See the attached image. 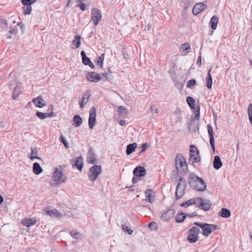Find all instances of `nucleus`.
<instances>
[{"instance_id": "nucleus-1", "label": "nucleus", "mask_w": 252, "mask_h": 252, "mask_svg": "<svg viewBox=\"0 0 252 252\" xmlns=\"http://www.w3.org/2000/svg\"><path fill=\"white\" fill-rule=\"evenodd\" d=\"M188 184L192 189L199 191H204L206 188V185L204 180L196 176L193 172L189 174Z\"/></svg>"}, {"instance_id": "nucleus-2", "label": "nucleus", "mask_w": 252, "mask_h": 252, "mask_svg": "<svg viewBox=\"0 0 252 252\" xmlns=\"http://www.w3.org/2000/svg\"><path fill=\"white\" fill-rule=\"evenodd\" d=\"M176 168L179 173L182 175H185L188 170L186 160L181 154H177L175 158Z\"/></svg>"}, {"instance_id": "nucleus-3", "label": "nucleus", "mask_w": 252, "mask_h": 252, "mask_svg": "<svg viewBox=\"0 0 252 252\" xmlns=\"http://www.w3.org/2000/svg\"><path fill=\"white\" fill-rule=\"evenodd\" d=\"M194 224L201 228L202 230V235L206 237L208 236L213 231L217 230L218 228L217 225L214 224L195 222Z\"/></svg>"}, {"instance_id": "nucleus-4", "label": "nucleus", "mask_w": 252, "mask_h": 252, "mask_svg": "<svg viewBox=\"0 0 252 252\" xmlns=\"http://www.w3.org/2000/svg\"><path fill=\"white\" fill-rule=\"evenodd\" d=\"M200 160L199 152L197 147L195 145H190L189 147V162L192 164L195 162H199Z\"/></svg>"}, {"instance_id": "nucleus-5", "label": "nucleus", "mask_w": 252, "mask_h": 252, "mask_svg": "<svg viewBox=\"0 0 252 252\" xmlns=\"http://www.w3.org/2000/svg\"><path fill=\"white\" fill-rule=\"evenodd\" d=\"M53 180L56 184H61L65 181L66 178L63 173V170L61 166L57 167L52 175Z\"/></svg>"}, {"instance_id": "nucleus-6", "label": "nucleus", "mask_w": 252, "mask_h": 252, "mask_svg": "<svg viewBox=\"0 0 252 252\" xmlns=\"http://www.w3.org/2000/svg\"><path fill=\"white\" fill-rule=\"evenodd\" d=\"M200 232V230L198 226H193L189 229L188 231V242L190 243H195L198 238V235Z\"/></svg>"}, {"instance_id": "nucleus-7", "label": "nucleus", "mask_w": 252, "mask_h": 252, "mask_svg": "<svg viewBox=\"0 0 252 252\" xmlns=\"http://www.w3.org/2000/svg\"><path fill=\"white\" fill-rule=\"evenodd\" d=\"M101 167L99 165H94L91 167L89 169V173H88L89 178L91 181L94 182L95 181L98 176L101 172Z\"/></svg>"}, {"instance_id": "nucleus-8", "label": "nucleus", "mask_w": 252, "mask_h": 252, "mask_svg": "<svg viewBox=\"0 0 252 252\" xmlns=\"http://www.w3.org/2000/svg\"><path fill=\"white\" fill-rule=\"evenodd\" d=\"M134 177L132 178V183H137L140 180V177L144 176L146 174V170L143 166L136 167L133 171Z\"/></svg>"}, {"instance_id": "nucleus-9", "label": "nucleus", "mask_w": 252, "mask_h": 252, "mask_svg": "<svg viewBox=\"0 0 252 252\" xmlns=\"http://www.w3.org/2000/svg\"><path fill=\"white\" fill-rule=\"evenodd\" d=\"M91 19L93 21L94 25L97 26L101 20V12L100 10L97 8H93L91 10Z\"/></svg>"}, {"instance_id": "nucleus-10", "label": "nucleus", "mask_w": 252, "mask_h": 252, "mask_svg": "<svg viewBox=\"0 0 252 252\" xmlns=\"http://www.w3.org/2000/svg\"><path fill=\"white\" fill-rule=\"evenodd\" d=\"M96 109L92 107L89 112V126L90 128L93 129L95 125Z\"/></svg>"}, {"instance_id": "nucleus-11", "label": "nucleus", "mask_w": 252, "mask_h": 252, "mask_svg": "<svg viewBox=\"0 0 252 252\" xmlns=\"http://www.w3.org/2000/svg\"><path fill=\"white\" fill-rule=\"evenodd\" d=\"M37 0H21L22 4L26 7H23L24 14L25 15L30 14L32 11L31 5L34 3Z\"/></svg>"}, {"instance_id": "nucleus-12", "label": "nucleus", "mask_w": 252, "mask_h": 252, "mask_svg": "<svg viewBox=\"0 0 252 252\" xmlns=\"http://www.w3.org/2000/svg\"><path fill=\"white\" fill-rule=\"evenodd\" d=\"M86 78L90 81L98 82L100 80L101 77L98 73L92 71L87 74Z\"/></svg>"}, {"instance_id": "nucleus-13", "label": "nucleus", "mask_w": 252, "mask_h": 252, "mask_svg": "<svg viewBox=\"0 0 252 252\" xmlns=\"http://www.w3.org/2000/svg\"><path fill=\"white\" fill-rule=\"evenodd\" d=\"M211 205V202L209 200L206 199L203 200L202 199L200 198V201H199V203H198L197 207H199L201 209L206 211L210 209Z\"/></svg>"}, {"instance_id": "nucleus-14", "label": "nucleus", "mask_w": 252, "mask_h": 252, "mask_svg": "<svg viewBox=\"0 0 252 252\" xmlns=\"http://www.w3.org/2000/svg\"><path fill=\"white\" fill-rule=\"evenodd\" d=\"M208 134L210 136V143L213 152L215 153V141L213 136V129L212 126L210 125L207 126Z\"/></svg>"}, {"instance_id": "nucleus-15", "label": "nucleus", "mask_w": 252, "mask_h": 252, "mask_svg": "<svg viewBox=\"0 0 252 252\" xmlns=\"http://www.w3.org/2000/svg\"><path fill=\"white\" fill-rule=\"evenodd\" d=\"M91 97V93L89 91H87L86 93L83 94V96L81 101L79 102L80 107L84 108L86 105Z\"/></svg>"}, {"instance_id": "nucleus-16", "label": "nucleus", "mask_w": 252, "mask_h": 252, "mask_svg": "<svg viewBox=\"0 0 252 252\" xmlns=\"http://www.w3.org/2000/svg\"><path fill=\"white\" fill-rule=\"evenodd\" d=\"M207 6L203 3H196L192 9V13L194 15H196L203 10L207 8Z\"/></svg>"}, {"instance_id": "nucleus-17", "label": "nucleus", "mask_w": 252, "mask_h": 252, "mask_svg": "<svg viewBox=\"0 0 252 252\" xmlns=\"http://www.w3.org/2000/svg\"><path fill=\"white\" fill-rule=\"evenodd\" d=\"M175 210L174 209H170L167 212L163 213L161 216V219L163 221H168L170 219L172 218L175 214Z\"/></svg>"}, {"instance_id": "nucleus-18", "label": "nucleus", "mask_w": 252, "mask_h": 252, "mask_svg": "<svg viewBox=\"0 0 252 252\" xmlns=\"http://www.w3.org/2000/svg\"><path fill=\"white\" fill-rule=\"evenodd\" d=\"M45 215H49L51 217L58 219H60L63 217L62 214L55 209H51L46 211Z\"/></svg>"}, {"instance_id": "nucleus-19", "label": "nucleus", "mask_w": 252, "mask_h": 252, "mask_svg": "<svg viewBox=\"0 0 252 252\" xmlns=\"http://www.w3.org/2000/svg\"><path fill=\"white\" fill-rule=\"evenodd\" d=\"M32 101L37 107L42 108L45 105V101L41 96L34 98L32 99Z\"/></svg>"}, {"instance_id": "nucleus-20", "label": "nucleus", "mask_w": 252, "mask_h": 252, "mask_svg": "<svg viewBox=\"0 0 252 252\" xmlns=\"http://www.w3.org/2000/svg\"><path fill=\"white\" fill-rule=\"evenodd\" d=\"M199 201H200V198L197 197L195 198H191L188 200L185 203H182L181 206L182 207H187L192 205H196L197 206Z\"/></svg>"}, {"instance_id": "nucleus-21", "label": "nucleus", "mask_w": 252, "mask_h": 252, "mask_svg": "<svg viewBox=\"0 0 252 252\" xmlns=\"http://www.w3.org/2000/svg\"><path fill=\"white\" fill-rule=\"evenodd\" d=\"M36 221L37 220L34 218H25L21 220V223L23 225L29 227L32 225H34L36 223Z\"/></svg>"}, {"instance_id": "nucleus-22", "label": "nucleus", "mask_w": 252, "mask_h": 252, "mask_svg": "<svg viewBox=\"0 0 252 252\" xmlns=\"http://www.w3.org/2000/svg\"><path fill=\"white\" fill-rule=\"evenodd\" d=\"M155 193L151 189H148L145 190V201L151 203L154 202V200L152 199L153 197L154 196Z\"/></svg>"}, {"instance_id": "nucleus-23", "label": "nucleus", "mask_w": 252, "mask_h": 252, "mask_svg": "<svg viewBox=\"0 0 252 252\" xmlns=\"http://www.w3.org/2000/svg\"><path fill=\"white\" fill-rule=\"evenodd\" d=\"M87 160L89 163L94 164L95 162V157L93 148H91L88 153Z\"/></svg>"}, {"instance_id": "nucleus-24", "label": "nucleus", "mask_w": 252, "mask_h": 252, "mask_svg": "<svg viewBox=\"0 0 252 252\" xmlns=\"http://www.w3.org/2000/svg\"><path fill=\"white\" fill-rule=\"evenodd\" d=\"M35 114L40 119H44L48 117L55 116V114L53 112L44 113L40 111H37Z\"/></svg>"}, {"instance_id": "nucleus-25", "label": "nucleus", "mask_w": 252, "mask_h": 252, "mask_svg": "<svg viewBox=\"0 0 252 252\" xmlns=\"http://www.w3.org/2000/svg\"><path fill=\"white\" fill-rule=\"evenodd\" d=\"M222 165V163L221 161L220 158L218 156H216L214 157L213 161V167L216 169H219Z\"/></svg>"}, {"instance_id": "nucleus-26", "label": "nucleus", "mask_w": 252, "mask_h": 252, "mask_svg": "<svg viewBox=\"0 0 252 252\" xmlns=\"http://www.w3.org/2000/svg\"><path fill=\"white\" fill-rule=\"evenodd\" d=\"M137 147V144L136 143H133L132 144H129L126 146V154L127 155H130L133 152L135 151V149Z\"/></svg>"}, {"instance_id": "nucleus-27", "label": "nucleus", "mask_w": 252, "mask_h": 252, "mask_svg": "<svg viewBox=\"0 0 252 252\" xmlns=\"http://www.w3.org/2000/svg\"><path fill=\"white\" fill-rule=\"evenodd\" d=\"M72 44L74 46H72V49L78 48L80 46L81 44V37L80 35H76L74 36V39L72 42Z\"/></svg>"}, {"instance_id": "nucleus-28", "label": "nucleus", "mask_w": 252, "mask_h": 252, "mask_svg": "<svg viewBox=\"0 0 252 252\" xmlns=\"http://www.w3.org/2000/svg\"><path fill=\"white\" fill-rule=\"evenodd\" d=\"M218 21L219 19L217 16L215 15L211 18L209 24L212 29L214 30L216 29Z\"/></svg>"}, {"instance_id": "nucleus-29", "label": "nucleus", "mask_w": 252, "mask_h": 252, "mask_svg": "<svg viewBox=\"0 0 252 252\" xmlns=\"http://www.w3.org/2000/svg\"><path fill=\"white\" fill-rule=\"evenodd\" d=\"M219 215L224 218H228L231 215V213L228 209L223 208L219 213Z\"/></svg>"}, {"instance_id": "nucleus-30", "label": "nucleus", "mask_w": 252, "mask_h": 252, "mask_svg": "<svg viewBox=\"0 0 252 252\" xmlns=\"http://www.w3.org/2000/svg\"><path fill=\"white\" fill-rule=\"evenodd\" d=\"M75 166L77 169L81 171L83 167V158L81 157H79L76 159L75 163L73 164V167Z\"/></svg>"}, {"instance_id": "nucleus-31", "label": "nucleus", "mask_w": 252, "mask_h": 252, "mask_svg": "<svg viewBox=\"0 0 252 252\" xmlns=\"http://www.w3.org/2000/svg\"><path fill=\"white\" fill-rule=\"evenodd\" d=\"M186 189H182L178 187H176L175 196L176 199H179L181 198L185 194V190Z\"/></svg>"}, {"instance_id": "nucleus-32", "label": "nucleus", "mask_w": 252, "mask_h": 252, "mask_svg": "<svg viewBox=\"0 0 252 252\" xmlns=\"http://www.w3.org/2000/svg\"><path fill=\"white\" fill-rule=\"evenodd\" d=\"M31 156L30 159L31 160H33L34 159H40L39 157L37 156L38 155V149L36 147H31Z\"/></svg>"}, {"instance_id": "nucleus-33", "label": "nucleus", "mask_w": 252, "mask_h": 252, "mask_svg": "<svg viewBox=\"0 0 252 252\" xmlns=\"http://www.w3.org/2000/svg\"><path fill=\"white\" fill-rule=\"evenodd\" d=\"M33 172L36 175H38L42 172V169L37 162L33 164Z\"/></svg>"}, {"instance_id": "nucleus-34", "label": "nucleus", "mask_w": 252, "mask_h": 252, "mask_svg": "<svg viewBox=\"0 0 252 252\" xmlns=\"http://www.w3.org/2000/svg\"><path fill=\"white\" fill-rule=\"evenodd\" d=\"M74 126L76 127L79 126L82 123V119L78 115H75L73 118Z\"/></svg>"}, {"instance_id": "nucleus-35", "label": "nucleus", "mask_w": 252, "mask_h": 252, "mask_svg": "<svg viewBox=\"0 0 252 252\" xmlns=\"http://www.w3.org/2000/svg\"><path fill=\"white\" fill-rule=\"evenodd\" d=\"M186 217V214L184 213H178L175 217V220L177 222H182Z\"/></svg>"}, {"instance_id": "nucleus-36", "label": "nucleus", "mask_w": 252, "mask_h": 252, "mask_svg": "<svg viewBox=\"0 0 252 252\" xmlns=\"http://www.w3.org/2000/svg\"><path fill=\"white\" fill-rule=\"evenodd\" d=\"M21 88L19 86L17 85L13 92L12 94V99H16L19 95V94H21Z\"/></svg>"}, {"instance_id": "nucleus-37", "label": "nucleus", "mask_w": 252, "mask_h": 252, "mask_svg": "<svg viewBox=\"0 0 252 252\" xmlns=\"http://www.w3.org/2000/svg\"><path fill=\"white\" fill-rule=\"evenodd\" d=\"M212 68L210 69L208 71V77L206 78L207 80V87L208 89L212 88V77L211 75V71Z\"/></svg>"}, {"instance_id": "nucleus-38", "label": "nucleus", "mask_w": 252, "mask_h": 252, "mask_svg": "<svg viewBox=\"0 0 252 252\" xmlns=\"http://www.w3.org/2000/svg\"><path fill=\"white\" fill-rule=\"evenodd\" d=\"M176 187H178V188H182V189L186 188L187 182L184 178H183V177L180 178Z\"/></svg>"}, {"instance_id": "nucleus-39", "label": "nucleus", "mask_w": 252, "mask_h": 252, "mask_svg": "<svg viewBox=\"0 0 252 252\" xmlns=\"http://www.w3.org/2000/svg\"><path fill=\"white\" fill-rule=\"evenodd\" d=\"M69 234L74 239H81L83 237L82 235L80 233L73 230L70 231Z\"/></svg>"}, {"instance_id": "nucleus-40", "label": "nucleus", "mask_w": 252, "mask_h": 252, "mask_svg": "<svg viewBox=\"0 0 252 252\" xmlns=\"http://www.w3.org/2000/svg\"><path fill=\"white\" fill-rule=\"evenodd\" d=\"M81 55L82 56V62L85 65H87V63L91 61L90 59L86 56V53L84 51L81 52Z\"/></svg>"}, {"instance_id": "nucleus-41", "label": "nucleus", "mask_w": 252, "mask_h": 252, "mask_svg": "<svg viewBox=\"0 0 252 252\" xmlns=\"http://www.w3.org/2000/svg\"><path fill=\"white\" fill-rule=\"evenodd\" d=\"M187 102L190 107L192 109H194L195 100L191 97L188 96L186 99Z\"/></svg>"}, {"instance_id": "nucleus-42", "label": "nucleus", "mask_w": 252, "mask_h": 252, "mask_svg": "<svg viewBox=\"0 0 252 252\" xmlns=\"http://www.w3.org/2000/svg\"><path fill=\"white\" fill-rule=\"evenodd\" d=\"M104 60V54L103 53L101 54V55L97 58V64L99 65L101 68L103 66V62Z\"/></svg>"}, {"instance_id": "nucleus-43", "label": "nucleus", "mask_w": 252, "mask_h": 252, "mask_svg": "<svg viewBox=\"0 0 252 252\" xmlns=\"http://www.w3.org/2000/svg\"><path fill=\"white\" fill-rule=\"evenodd\" d=\"M122 228L125 232L127 233L129 235L132 234V233H133L132 230L130 228L125 225H122Z\"/></svg>"}, {"instance_id": "nucleus-44", "label": "nucleus", "mask_w": 252, "mask_h": 252, "mask_svg": "<svg viewBox=\"0 0 252 252\" xmlns=\"http://www.w3.org/2000/svg\"><path fill=\"white\" fill-rule=\"evenodd\" d=\"M150 110L152 113L154 114H158V108L157 107V106L153 104L152 105L150 108Z\"/></svg>"}, {"instance_id": "nucleus-45", "label": "nucleus", "mask_w": 252, "mask_h": 252, "mask_svg": "<svg viewBox=\"0 0 252 252\" xmlns=\"http://www.w3.org/2000/svg\"><path fill=\"white\" fill-rule=\"evenodd\" d=\"M199 106L197 107V110L195 111V112L194 113L193 119V120H199L200 118V112H199Z\"/></svg>"}, {"instance_id": "nucleus-46", "label": "nucleus", "mask_w": 252, "mask_h": 252, "mask_svg": "<svg viewBox=\"0 0 252 252\" xmlns=\"http://www.w3.org/2000/svg\"><path fill=\"white\" fill-rule=\"evenodd\" d=\"M181 48L184 51H187L190 49V44L188 42L185 43L181 45Z\"/></svg>"}, {"instance_id": "nucleus-47", "label": "nucleus", "mask_w": 252, "mask_h": 252, "mask_svg": "<svg viewBox=\"0 0 252 252\" xmlns=\"http://www.w3.org/2000/svg\"><path fill=\"white\" fill-rule=\"evenodd\" d=\"M60 141H61V142H62L64 146H65V147L66 148H68V143L67 142V141L65 139L63 135L61 136V137L60 138Z\"/></svg>"}, {"instance_id": "nucleus-48", "label": "nucleus", "mask_w": 252, "mask_h": 252, "mask_svg": "<svg viewBox=\"0 0 252 252\" xmlns=\"http://www.w3.org/2000/svg\"><path fill=\"white\" fill-rule=\"evenodd\" d=\"M124 112H125V114L127 113L126 109L124 106H120L118 108V112L120 114H123Z\"/></svg>"}, {"instance_id": "nucleus-49", "label": "nucleus", "mask_w": 252, "mask_h": 252, "mask_svg": "<svg viewBox=\"0 0 252 252\" xmlns=\"http://www.w3.org/2000/svg\"><path fill=\"white\" fill-rule=\"evenodd\" d=\"M196 84V80L195 79H191L188 81L187 82V87L189 88H191L193 86H194Z\"/></svg>"}, {"instance_id": "nucleus-50", "label": "nucleus", "mask_w": 252, "mask_h": 252, "mask_svg": "<svg viewBox=\"0 0 252 252\" xmlns=\"http://www.w3.org/2000/svg\"><path fill=\"white\" fill-rule=\"evenodd\" d=\"M77 6L79 7L82 11H84L86 9V4L83 2H81V3H78Z\"/></svg>"}, {"instance_id": "nucleus-51", "label": "nucleus", "mask_w": 252, "mask_h": 252, "mask_svg": "<svg viewBox=\"0 0 252 252\" xmlns=\"http://www.w3.org/2000/svg\"><path fill=\"white\" fill-rule=\"evenodd\" d=\"M7 21L6 20H1L0 23V26L1 28H4L7 26Z\"/></svg>"}, {"instance_id": "nucleus-52", "label": "nucleus", "mask_w": 252, "mask_h": 252, "mask_svg": "<svg viewBox=\"0 0 252 252\" xmlns=\"http://www.w3.org/2000/svg\"><path fill=\"white\" fill-rule=\"evenodd\" d=\"M252 114V103H251L249 105L248 108V114Z\"/></svg>"}, {"instance_id": "nucleus-53", "label": "nucleus", "mask_w": 252, "mask_h": 252, "mask_svg": "<svg viewBox=\"0 0 252 252\" xmlns=\"http://www.w3.org/2000/svg\"><path fill=\"white\" fill-rule=\"evenodd\" d=\"M197 216V214L195 212H194L193 213H191V214H186V217H189V218H192V217H196Z\"/></svg>"}, {"instance_id": "nucleus-54", "label": "nucleus", "mask_w": 252, "mask_h": 252, "mask_svg": "<svg viewBox=\"0 0 252 252\" xmlns=\"http://www.w3.org/2000/svg\"><path fill=\"white\" fill-rule=\"evenodd\" d=\"M148 145L147 144V143H144L142 145V150H143V151H145L146 149L148 148Z\"/></svg>"}, {"instance_id": "nucleus-55", "label": "nucleus", "mask_w": 252, "mask_h": 252, "mask_svg": "<svg viewBox=\"0 0 252 252\" xmlns=\"http://www.w3.org/2000/svg\"><path fill=\"white\" fill-rule=\"evenodd\" d=\"M196 64L198 66H200L201 64V56H199L197 59Z\"/></svg>"}, {"instance_id": "nucleus-56", "label": "nucleus", "mask_w": 252, "mask_h": 252, "mask_svg": "<svg viewBox=\"0 0 252 252\" xmlns=\"http://www.w3.org/2000/svg\"><path fill=\"white\" fill-rule=\"evenodd\" d=\"M156 226V223L155 222H151L149 224V226L150 227H155Z\"/></svg>"}, {"instance_id": "nucleus-57", "label": "nucleus", "mask_w": 252, "mask_h": 252, "mask_svg": "<svg viewBox=\"0 0 252 252\" xmlns=\"http://www.w3.org/2000/svg\"><path fill=\"white\" fill-rule=\"evenodd\" d=\"M87 65H88L92 68H94V65L93 63L91 61H90V63H87Z\"/></svg>"}, {"instance_id": "nucleus-58", "label": "nucleus", "mask_w": 252, "mask_h": 252, "mask_svg": "<svg viewBox=\"0 0 252 252\" xmlns=\"http://www.w3.org/2000/svg\"><path fill=\"white\" fill-rule=\"evenodd\" d=\"M15 30L14 29H11L9 31L8 33L10 34H14L15 33Z\"/></svg>"}, {"instance_id": "nucleus-59", "label": "nucleus", "mask_w": 252, "mask_h": 252, "mask_svg": "<svg viewBox=\"0 0 252 252\" xmlns=\"http://www.w3.org/2000/svg\"><path fill=\"white\" fill-rule=\"evenodd\" d=\"M125 121L123 120H121L119 121V124L121 126H125Z\"/></svg>"}, {"instance_id": "nucleus-60", "label": "nucleus", "mask_w": 252, "mask_h": 252, "mask_svg": "<svg viewBox=\"0 0 252 252\" xmlns=\"http://www.w3.org/2000/svg\"><path fill=\"white\" fill-rule=\"evenodd\" d=\"M18 25L20 27L21 29H23V27L24 25L22 23V22L18 23Z\"/></svg>"}, {"instance_id": "nucleus-61", "label": "nucleus", "mask_w": 252, "mask_h": 252, "mask_svg": "<svg viewBox=\"0 0 252 252\" xmlns=\"http://www.w3.org/2000/svg\"><path fill=\"white\" fill-rule=\"evenodd\" d=\"M3 201V198L1 195H0V204Z\"/></svg>"}, {"instance_id": "nucleus-62", "label": "nucleus", "mask_w": 252, "mask_h": 252, "mask_svg": "<svg viewBox=\"0 0 252 252\" xmlns=\"http://www.w3.org/2000/svg\"><path fill=\"white\" fill-rule=\"evenodd\" d=\"M31 105V102H29L28 103V104H27L26 107H30Z\"/></svg>"}, {"instance_id": "nucleus-63", "label": "nucleus", "mask_w": 252, "mask_h": 252, "mask_svg": "<svg viewBox=\"0 0 252 252\" xmlns=\"http://www.w3.org/2000/svg\"><path fill=\"white\" fill-rule=\"evenodd\" d=\"M86 0H76L77 2H78L79 3H81V2H83L84 1H86Z\"/></svg>"}, {"instance_id": "nucleus-64", "label": "nucleus", "mask_w": 252, "mask_h": 252, "mask_svg": "<svg viewBox=\"0 0 252 252\" xmlns=\"http://www.w3.org/2000/svg\"><path fill=\"white\" fill-rule=\"evenodd\" d=\"M102 75L106 78L108 77V73H103Z\"/></svg>"}]
</instances>
